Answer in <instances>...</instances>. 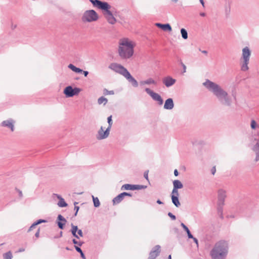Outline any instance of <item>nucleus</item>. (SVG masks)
I'll return each instance as SVG.
<instances>
[{"instance_id": "52", "label": "nucleus", "mask_w": 259, "mask_h": 259, "mask_svg": "<svg viewBox=\"0 0 259 259\" xmlns=\"http://www.w3.org/2000/svg\"><path fill=\"white\" fill-rule=\"evenodd\" d=\"M83 244V241H78L77 245L78 246H81Z\"/></svg>"}, {"instance_id": "51", "label": "nucleus", "mask_w": 259, "mask_h": 259, "mask_svg": "<svg viewBox=\"0 0 259 259\" xmlns=\"http://www.w3.org/2000/svg\"><path fill=\"white\" fill-rule=\"evenodd\" d=\"M174 175L175 176H178L179 175V172L177 169H175L174 170Z\"/></svg>"}, {"instance_id": "14", "label": "nucleus", "mask_w": 259, "mask_h": 259, "mask_svg": "<svg viewBox=\"0 0 259 259\" xmlns=\"http://www.w3.org/2000/svg\"><path fill=\"white\" fill-rule=\"evenodd\" d=\"M160 245H156L150 251L148 259H155L159 255L160 251Z\"/></svg>"}, {"instance_id": "61", "label": "nucleus", "mask_w": 259, "mask_h": 259, "mask_svg": "<svg viewBox=\"0 0 259 259\" xmlns=\"http://www.w3.org/2000/svg\"><path fill=\"white\" fill-rule=\"evenodd\" d=\"M62 234H63L62 231H60V236H59V237H62Z\"/></svg>"}, {"instance_id": "22", "label": "nucleus", "mask_w": 259, "mask_h": 259, "mask_svg": "<svg viewBox=\"0 0 259 259\" xmlns=\"http://www.w3.org/2000/svg\"><path fill=\"white\" fill-rule=\"evenodd\" d=\"M46 222H47V221L46 220H44V219L38 220L36 222H34L31 225V226L29 227V229L28 230V232L31 231L33 228H34L36 226H37V225H38L39 224H40L41 223H46Z\"/></svg>"}, {"instance_id": "48", "label": "nucleus", "mask_w": 259, "mask_h": 259, "mask_svg": "<svg viewBox=\"0 0 259 259\" xmlns=\"http://www.w3.org/2000/svg\"><path fill=\"white\" fill-rule=\"evenodd\" d=\"M40 229L39 228L35 234V236L36 238H38L39 236Z\"/></svg>"}, {"instance_id": "50", "label": "nucleus", "mask_w": 259, "mask_h": 259, "mask_svg": "<svg viewBox=\"0 0 259 259\" xmlns=\"http://www.w3.org/2000/svg\"><path fill=\"white\" fill-rule=\"evenodd\" d=\"M72 242L75 244V245H77L78 244V241L75 239H73L72 240Z\"/></svg>"}, {"instance_id": "36", "label": "nucleus", "mask_w": 259, "mask_h": 259, "mask_svg": "<svg viewBox=\"0 0 259 259\" xmlns=\"http://www.w3.org/2000/svg\"><path fill=\"white\" fill-rule=\"evenodd\" d=\"M78 204V202H74V210L75 211L74 215L75 217L77 215V212H78V211L79 210V207L78 206H76V204Z\"/></svg>"}, {"instance_id": "30", "label": "nucleus", "mask_w": 259, "mask_h": 259, "mask_svg": "<svg viewBox=\"0 0 259 259\" xmlns=\"http://www.w3.org/2000/svg\"><path fill=\"white\" fill-rule=\"evenodd\" d=\"M181 33L182 34V37L183 39H186L188 38V33L187 30L185 28L181 29Z\"/></svg>"}, {"instance_id": "55", "label": "nucleus", "mask_w": 259, "mask_h": 259, "mask_svg": "<svg viewBox=\"0 0 259 259\" xmlns=\"http://www.w3.org/2000/svg\"><path fill=\"white\" fill-rule=\"evenodd\" d=\"M18 192H19V196H20V197H22L23 194H22V191H20V190H18Z\"/></svg>"}, {"instance_id": "42", "label": "nucleus", "mask_w": 259, "mask_h": 259, "mask_svg": "<svg viewBox=\"0 0 259 259\" xmlns=\"http://www.w3.org/2000/svg\"><path fill=\"white\" fill-rule=\"evenodd\" d=\"M190 239H192L194 242L196 243L197 247H198V241L196 238L193 236V238H190Z\"/></svg>"}, {"instance_id": "40", "label": "nucleus", "mask_w": 259, "mask_h": 259, "mask_svg": "<svg viewBox=\"0 0 259 259\" xmlns=\"http://www.w3.org/2000/svg\"><path fill=\"white\" fill-rule=\"evenodd\" d=\"M148 172L149 171L148 170H146L144 172V178L147 180H148Z\"/></svg>"}, {"instance_id": "33", "label": "nucleus", "mask_w": 259, "mask_h": 259, "mask_svg": "<svg viewBox=\"0 0 259 259\" xmlns=\"http://www.w3.org/2000/svg\"><path fill=\"white\" fill-rule=\"evenodd\" d=\"M103 94L105 96L108 95H113L114 94V92L113 90L108 91L107 89H104L103 90Z\"/></svg>"}, {"instance_id": "13", "label": "nucleus", "mask_w": 259, "mask_h": 259, "mask_svg": "<svg viewBox=\"0 0 259 259\" xmlns=\"http://www.w3.org/2000/svg\"><path fill=\"white\" fill-rule=\"evenodd\" d=\"M147 187L146 186L141 185H132L129 184H124L122 186L121 190H136L144 189Z\"/></svg>"}, {"instance_id": "16", "label": "nucleus", "mask_w": 259, "mask_h": 259, "mask_svg": "<svg viewBox=\"0 0 259 259\" xmlns=\"http://www.w3.org/2000/svg\"><path fill=\"white\" fill-rule=\"evenodd\" d=\"M66 223V220L61 214H59L58 215L57 219V224L59 229H63Z\"/></svg>"}, {"instance_id": "11", "label": "nucleus", "mask_w": 259, "mask_h": 259, "mask_svg": "<svg viewBox=\"0 0 259 259\" xmlns=\"http://www.w3.org/2000/svg\"><path fill=\"white\" fill-rule=\"evenodd\" d=\"M81 91V89L78 88H73L71 86L69 85L66 87L63 91L64 94L66 97H72L75 95H78Z\"/></svg>"}, {"instance_id": "35", "label": "nucleus", "mask_w": 259, "mask_h": 259, "mask_svg": "<svg viewBox=\"0 0 259 259\" xmlns=\"http://www.w3.org/2000/svg\"><path fill=\"white\" fill-rule=\"evenodd\" d=\"M173 196H177V197H179V194L178 192V190L176 189H172L171 193V197Z\"/></svg>"}, {"instance_id": "64", "label": "nucleus", "mask_w": 259, "mask_h": 259, "mask_svg": "<svg viewBox=\"0 0 259 259\" xmlns=\"http://www.w3.org/2000/svg\"><path fill=\"white\" fill-rule=\"evenodd\" d=\"M79 253H80V254H81L82 253H83L82 250H81V251H79Z\"/></svg>"}, {"instance_id": "17", "label": "nucleus", "mask_w": 259, "mask_h": 259, "mask_svg": "<svg viewBox=\"0 0 259 259\" xmlns=\"http://www.w3.org/2000/svg\"><path fill=\"white\" fill-rule=\"evenodd\" d=\"M176 81V80L175 79L169 76L164 77L163 79V83L167 88L172 86Z\"/></svg>"}, {"instance_id": "9", "label": "nucleus", "mask_w": 259, "mask_h": 259, "mask_svg": "<svg viewBox=\"0 0 259 259\" xmlns=\"http://www.w3.org/2000/svg\"><path fill=\"white\" fill-rule=\"evenodd\" d=\"M107 122L108 123V126L106 130L104 131L103 126H101L100 129L98 132V135L97 138L98 140H103L107 138L109 135V132L111 130L113 122L112 120V115L109 116L107 118Z\"/></svg>"}, {"instance_id": "34", "label": "nucleus", "mask_w": 259, "mask_h": 259, "mask_svg": "<svg viewBox=\"0 0 259 259\" xmlns=\"http://www.w3.org/2000/svg\"><path fill=\"white\" fill-rule=\"evenodd\" d=\"M257 124L256 121L254 119L251 120L250 127L251 129L255 130L256 128Z\"/></svg>"}, {"instance_id": "7", "label": "nucleus", "mask_w": 259, "mask_h": 259, "mask_svg": "<svg viewBox=\"0 0 259 259\" xmlns=\"http://www.w3.org/2000/svg\"><path fill=\"white\" fill-rule=\"evenodd\" d=\"M226 191L220 189L218 191V213L221 219H223V206L225 205V199L227 197Z\"/></svg>"}, {"instance_id": "4", "label": "nucleus", "mask_w": 259, "mask_h": 259, "mask_svg": "<svg viewBox=\"0 0 259 259\" xmlns=\"http://www.w3.org/2000/svg\"><path fill=\"white\" fill-rule=\"evenodd\" d=\"M228 243L225 240L217 242L210 251L212 259H226L228 252Z\"/></svg>"}, {"instance_id": "46", "label": "nucleus", "mask_w": 259, "mask_h": 259, "mask_svg": "<svg viewBox=\"0 0 259 259\" xmlns=\"http://www.w3.org/2000/svg\"><path fill=\"white\" fill-rule=\"evenodd\" d=\"M215 172H216L215 166H213V167H212V168L211 169V172L213 175H214L215 174Z\"/></svg>"}, {"instance_id": "44", "label": "nucleus", "mask_w": 259, "mask_h": 259, "mask_svg": "<svg viewBox=\"0 0 259 259\" xmlns=\"http://www.w3.org/2000/svg\"><path fill=\"white\" fill-rule=\"evenodd\" d=\"M181 65L183 69V73H185L186 71V65L183 63L181 62Z\"/></svg>"}, {"instance_id": "39", "label": "nucleus", "mask_w": 259, "mask_h": 259, "mask_svg": "<svg viewBox=\"0 0 259 259\" xmlns=\"http://www.w3.org/2000/svg\"><path fill=\"white\" fill-rule=\"evenodd\" d=\"M230 11H231V8L229 6L228 8H226L225 10L226 15L227 16H229L230 15Z\"/></svg>"}, {"instance_id": "1", "label": "nucleus", "mask_w": 259, "mask_h": 259, "mask_svg": "<svg viewBox=\"0 0 259 259\" xmlns=\"http://www.w3.org/2000/svg\"><path fill=\"white\" fill-rule=\"evenodd\" d=\"M203 85L213 93L222 104L227 106L231 105L232 100L231 98L227 92L224 90L219 84L209 79H206L203 83Z\"/></svg>"}, {"instance_id": "43", "label": "nucleus", "mask_w": 259, "mask_h": 259, "mask_svg": "<svg viewBox=\"0 0 259 259\" xmlns=\"http://www.w3.org/2000/svg\"><path fill=\"white\" fill-rule=\"evenodd\" d=\"M122 194H123V195L124 197H125V196L131 197L132 196V194L128 193V192H122Z\"/></svg>"}, {"instance_id": "62", "label": "nucleus", "mask_w": 259, "mask_h": 259, "mask_svg": "<svg viewBox=\"0 0 259 259\" xmlns=\"http://www.w3.org/2000/svg\"><path fill=\"white\" fill-rule=\"evenodd\" d=\"M168 259H171V255H169L168 257Z\"/></svg>"}, {"instance_id": "2", "label": "nucleus", "mask_w": 259, "mask_h": 259, "mask_svg": "<svg viewBox=\"0 0 259 259\" xmlns=\"http://www.w3.org/2000/svg\"><path fill=\"white\" fill-rule=\"evenodd\" d=\"M89 1L94 7L103 11V15L109 23L114 24L116 23V19L113 16V11L111 10V6L107 2L100 0H89Z\"/></svg>"}, {"instance_id": "21", "label": "nucleus", "mask_w": 259, "mask_h": 259, "mask_svg": "<svg viewBox=\"0 0 259 259\" xmlns=\"http://www.w3.org/2000/svg\"><path fill=\"white\" fill-rule=\"evenodd\" d=\"M124 197L122 193L118 194L112 200L113 205L119 204L123 199Z\"/></svg>"}, {"instance_id": "12", "label": "nucleus", "mask_w": 259, "mask_h": 259, "mask_svg": "<svg viewBox=\"0 0 259 259\" xmlns=\"http://www.w3.org/2000/svg\"><path fill=\"white\" fill-rule=\"evenodd\" d=\"M145 91L148 95L151 97L154 101H157L159 105L163 104V100L160 95H159L158 93L154 92L149 88H146Z\"/></svg>"}, {"instance_id": "57", "label": "nucleus", "mask_w": 259, "mask_h": 259, "mask_svg": "<svg viewBox=\"0 0 259 259\" xmlns=\"http://www.w3.org/2000/svg\"><path fill=\"white\" fill-rule=\"evenodd\" d=\"M201 52L204 54H207V52L205 50H203L201 51Z\"/></svg>"}, {"instance_id": "18", "label": "nucleus", "mask_w": 259, "mask_h": 259, "mask_svg": "<svg viewBox=\"0 0 259 259\" xmlns=\"http://www.w3.org/2000/svg\"><path fill=\"white\" fill-rule=\"evenodd\" d=\"M174 107V103L172 98H168L165 100L164 108L166 110H171Z\"/></svg>"}, {"instance_id": "49", "label": "nucleus", "mask_w": 259, "mask_h": 259, "mask_svg": "<svg viewBox=\"0 0 259 259\" xmlns=\"http://www.w3.org/2000/svg\"><path fill=\"white\" fill-rule=\"evenodd\" d=\"M85 77H87L89 74V72L88 71H83L82 72Z\"/></svg>"}, {"instance_id": "15", "label": "nucleus", "mask_w": 259, "mask_h": 259, "mask_svg": "<svg viewBox=\"0 0 259 259\" xmlns=\"http://www.w3.org/2000/svg\"><path fill=\"white\" fill-rule=\"evenodd\" d=\"M14 121L13 119L10 118L8 120H4L1 123V125L4 127H7L11 129L12 132L14 131Z\"/></svg>"}, {"instance_id": "47", "label": "nucleus", "mask_w": 259, "mask_h": 259, "mask_svg": "<svg viewBox=\"0 0 259 259\" xmlns=\"http://www.w3.org/2000/svg\"><path fill=\"white\" fill-rule=\"evenodd\" d=\"M74 248L76 251H77L78 252H79V251H81V249L79 246L77 245H74Z\"/></svg>"}, {"instance_id": "24", "label": "nucleus", "mask_w": 259, "mask_h": 259, "mask_svg": "<svg viewBox=\"0 0 259 259\" xmlns=\"http://www.w3.org/2000/svg\"><path fill=\"white\" fill-rule=\"evenodd\" d=\"M140 83L141 85L151 84H153L154 85H156L157 82L155 80H154L153 78H149L145 80L141 81Z\"/></svg>"}, {"instance_id": "59", "label": "nucleus", "mask_w": 259, "mask_h": 259, "mask_svg": "<svg viewBox=\"0 0 259 259\" xmlns=\"http://www.w3.org/2000/svg\"><path fill=\"white\" fill-rule=\"evenodd\" d=\"M200 16L204 17V16H205V14L204 13H200Z\"/></svg>"}, {"instance_id": "32", "label": "nucleus", "mask_w": 259, "mask_h": 259, "mask_svg": "<svg viewBox=\"0 0 259 259\" xmlns=\"http://www.w3.org/2000/svg\"><path fill=\"white\" fill-rule=\"evenodd\" d=\"M12 252L10 251L3 254V259H12Z\"/></svg>"}, {"instance_id": "58", "label": "nucleus", "mask_w": 259, "mask_h": 259, "mask_svg": "<svg viewBox=\"0 0 259 259\" xmlns=\"http://www.w3.org/2000/svg\"><path fill=\"white\" fill-rule=\"evenodd\" d=\"M16 27V25H12V28L13 29H15Z\"/></svg>"}, {"instance_id": "3", "label": "nucleus", "mask_w": 259, "mask_h": 259, "mask_svg": "<svg viewBox=\"0 0 259 259\" xmlns=\"http://www.w3.org/2000/svg\"><path fill=\"white\" fill-rule=\"evenodd\" d=\"M228 243L225 240L217 242L210 251L212 259H226L228 252Z\"/></svg>"}, {"instance_id": "53", "label": "nucleus", "mask_w": 259, "mask_h": 259, "mask_svg": "<svg viewBox=\"0 0 259 259\" xmlns=\"http://www.w3.org/2000/svg\"><path fill=\"white\" fill-rule=\"evenodd\" d=\"M156 202L157 203H158V204H163V202L160 200V199H158L157 201H156Z\"/></svg>"}, {"instance_id": "25", "label": "nucleus", "mask_w": 259, "mask_h": 259, "mask_svg": "<svg viewBox=\"0 0 259 259\" xmlns=\"http://www.w3.org/2000/svg\"><path fill=\"white\" fill-rule=\"evenodd\" d=\"M68 67L73 71L75 72V73H81L83 71L82 69H81L79 68L76 67L72 64H69Z\"/></svg>"}, {"instance_id": "29", "label": "nucleus", "mask_w": 259, "mask_h": 259, "mask_svg": "<svg viewBox=\"0 0 259 259\" xmlns=\"http://www.w3.org/2000/svg\"><path fill=\"white\" fill-rule=\"evenodd\" d=\"M108 102V100L107 98H105L103 96H102L100 97L98 99V103L99 105L103 104L104 105H105Z\"/></svg>"}, {"instance_id": "45", "label": "nucleus", "mask_w": 259, "mask_h": 259, "mask_svg": "<svg viewBox=\"0 0 259 259\" xmlns=\"http://www.w3.org/2000/svg\"><path fill=\"white\" fill-rule=\"evenodd\" d=\"M77 232H71L72 235L77 239H79V237L78 235L76 234Z\"/></svg>"}, {"instance_id": "27", "label": "nucleus", "mask_w": 259, "mask_h": 259, "mask_svg": "<svg viewBox=\"0 0 259 259\" xmlns=\"http://www.w3.org/2000/svg\"><path fill=\"white\" fill-rule=\"evenodd\" d=\"M171 199L172 203L176 207H179L181 205V203L179 200V197H177V196H173L171 197Z\"/></svg>"}, {"instance_id": "37", "label": "nucleus", "mask_w": 259, "mask_h": 259, "mask_svg": "<svg viewBox=\"0 0 259 259\" xmlns=\"http://www.w3.org/2000/svg\"><path fill=\"white\" fill-rule=\"evenodd\" d=\"M71 232H77L79 230L77 226H74L73 224H71Z\"/></svg>"}, {"instance_id": "5", "label": "nucleus", "mask_w": 259, "mask_h": 259, "mask_svg": "<svg viewBox=\"0 0 259 259\" xmlns=\"http://www.w3.org/2000/svg\"><path fill=\"white\" fill-rule=\"evenodd\" d=\"M134 45L132 41L127 39H123L119 43L118 53L121 59L127 60L131 58L134 54Z\"/></svg>"}, {"instance_id": "31", "label": "nucleus", "mask_w": 259, "mask_h": 259, "mask_svg": "<svg viewBox=\"0 0 259 259\" xmlns=\"http://www.w3.org/2000/svg\"><path fill=\"white\" fill-rule=\"evenodd\" d=\"M94 205L95 207H98L100 206V203L99 199L97 197H95L93 195H92Z\"/></svg>"}, {"instance_id": "63", "label": "nucleus", "mask_w": 259, "mask_h": 259, "mask_svg": "<svg viewBox=\"0 0 259 259\" xmlns=\"http://www.w3.org/2000/svg\"><path fill=\"white\" fill-rule=\"evenodd\" d=\"M171 1L175 3H177L178 1V0H171Z\"/></svg>"}, {"instance_id": "10", "label": "nucleus", "mask_w": 259, "mask_h": 259, "mask_svg": "<svg viewBox=\"0 0 259 259\" xmlns=\"http://www.w3.org/2000/svg\"><path fill=\"white\" fill-rule=\"evenodd\" d=\"M99 18L98 14L94 10L85 11L81 18L84 22H91L97 20Z\"/></svg>"}, {"instance_id": "19", "label": "nucleus", "mask_w": 259, "mask_h": 259, "mask_svg": "<svg viewBox=\"0 0 259 259\" xmlns=\"http://www.w3.org/2000/svg\"><path fill=\"white\" fill-rule=\"evenodd\" d=\"M155 25L164 31H170L172 29L171 26L168 23L161 24L157 23L155 24Z\"/></svg>"}, {"instance_id": "23", "label": "nucleus", "mask_w": 259, "mask_h": 259, "mask_svg": "<svg viewBox=\"0 0 259 259\" xmlns=\"http://www.w3.org/2000/svg\"><path fill=\"white\" fill-rule=\"evenodd\" d=\"M173 189L176 190L182 189L183 187V184L178 180H176L173 181Z\"/></svg>"}, {"instance_id": "56", "label": "nucleus", "mask_w": 259, "mask_h": 259, "mask_svg": "<svg viewBox=\"0 0 259 259\" xmlns=\"http://www.w3.org/2000/svg\"><path fill=\"white\" fill-rule=\"evenodd\" d=\"M199 1L200 2L201 4L202 5V6L203 7H204V2L203 0H199Z\"/></svg>"}, {"instance_id": "54", "label": "nucleus", "mask_w": 259, "mask_h": 259, "mask_svg": "<svg viewBox=\"0 0 259 259\" xmlns=\"http://www.w3.org/2000/svg\"><path fill=\"white\" fill-rule=\"evenodd\" d=\"M80 256L83 259H85V256L84 254V253H82L81 254H80Z\"/></svg>"}, {"instance_id": "41", "label": "nucleus", "mask_w": 259, "mask_h": 259, "mask_svg": "<svg viewBox=\"0 0 259 259\" xmlns=\"http://www.w3.org/2000/svg\"><path fill=\"white\" fill-rule=\"evenodd\" d=\"M77 235L78 236H80V237H83V232L82 231V230L81 229H79L77 232Z\"/></svg>"}, {"instance_id": "38", "label": "nucleus", "mask_w": 259, "mask_h": 259, "mask_svg": "<svg viewBox=\"0 0 259 259\" xmlns=\"http://www.w3.org/2000/svg\"><path fill=\"white\" fill-rule=\"evenodd\" d=\"M168 216L172 220H176V217L171 212H169L167 214Z\"/></svg>"}, {"instance_id": "8", "label": "nucleus", "mask_w": 259, "mask_h": 259, "mask_svg": "<svg viewBox=\"0 0 259 259\" xmlns=\"http://www.w3.org/2000/svg\"><path fill=\"white\" fill-rule=\"evenodd\" d=\"M251 55V51L248 47H245L242 50L241 59L243 60L241 65V70L243 71H247L248 69V64H249V59Z\"/></svg>"}, {"instance_id": "6", "label": "nucleus", "mask_w": 259, "mask_h": 259, "mask_svg": "<svg viewBox=\"0 0 259 259\" xmlns=\"http://www.w3.org/2000/svg\"><path fill=\"white\" fill-rule=\"evenodd\" d=\"M109 68L123 76L128 81L131 82L133 86L137 87L138 82L136 79L133 77L129 71L122 65L116 63H112L109 66Z\"/></svg>"}, {"instance_id": "28", "label": "nucleus", "mask_w": 259, "mask_h": 259, "mask_svg": "<svg viewBox=\"0 0 259 259\" xmlns=\"http://www.w3.org/2000/svg\"><path fill=\"white\" fill-rule=\"evenodd\" d=\"M181 226L183 227L184 230L186 232L188 238H193V235H192L189 228L183 223H182L181 224Z\"/></svg>"}, {"instance_id": "20", "label": "nucleus", "mask_w": 259, "mask_h": 259, "mask_svg": "<svg viewBox=\"0 0 259 259\" xmlns=\"http://www.w3.org/2000/svg\"><path fill=\"white\" fill-rule=\"evenodd\" d=\"M54 195H55L59 199V201L58 203V205L60 207H66L68 204L65 201L64 199L59 195L57 194H54Z\"/></svg>"}, {"instance_id": "60", "label": "nucleus", "mask_w": 259, "mask_h": 259, "mask_svg": "<svg viewBox=\"0 0 259 259\" xmlns=\"http://www.w3.org/2000/svg\"><path fill=\"white\" fill-rule=\"evenodd\" d=\"M65 249L67 250H71V249H70L68 247H65Z\"/></svg>"}, {"instance_id": "26", "label": "nucleus", "mask_w": 259, "mask_h": 259, "mask_svg": "<svg viewBox=\"0 0 259 259\" xmlns=\"http://www.w3.org/2000/svg\"><path fill=\"white\" fill-rule=\"evenodd\" d=\"M68 67L73 71L75 72V73H81L83 71L82 69H81L79 68L76 67L72 64H69Z\"/></svg>"}]
</instances>
